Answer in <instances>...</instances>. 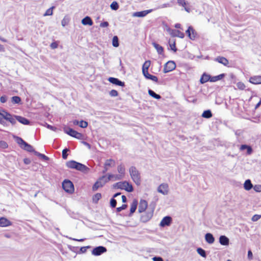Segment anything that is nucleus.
<instances>
[{
    "instance_id": "obj_1",
    "label": "nucleus",
    "mask_w": 261,
    "mask_h": 261,
    "mask_svg": "<svg viewBox=\"0 0 261 261\" xmlns=\"http://www.w3.org/2000/svg\"><path fill=\"white\" fill-rule=\"evenodd\" d=\"M66 164V166L69 168L75 169L84 173H86L89 170V168L86 166L75 161H68Z\"/></svg>"
},
{
    "instance_id": "obj_2",
    "label": "nucleus",
    "mask_w": 261,
    "mask_h": 261,
    "mask_svg": "<svg viewBox=\"0 0 261 261\" xmlns=\"http://www.w3.org/2000/svg\"><path fill=\"white\" fill-rule=\"evenodd\" d=\"M129 172L133 180L136 185L141 184V176L140 172L134 166H131L129 169Z\"/></svg>"
},
{
    "instance_id": "obj_3",
    "label": "nucleus",
    "mask_w": 261,
    "mask_h": 261,
    "mask_svg": "<svg viewBox=\"0 0 261 261\" xmlns=\"http://www.w3.org/2000/svg\"><path fill=\"white\" fill-rule=\"evenodd\" d=\"M17 143L20 145V147L28 152H34L36 151L33 146L25 142L22 138L17 137L16 138Z\"/></svg>"
},
{
    "instance_id": "obj_4",
    "label": "nucleus",
    "mask_w": 261,
    "mask_h": 261,
    "mask_svg": "<svg viewBox=\"0 0 261 261\" xmlns=\"http://www.w3.org/2000/svg\"><path fill=\"white\" fill-rule=\"evenodd\" d=\"M113 187L115 188L125 190L128 192H132L134 190L132 185L126 181L117 182L113 185Z\"/></svg>"
},
{
    "instance_id": "obj_5",
    "label": "nucleus",
    "mask_w": 261,
    "mask_h": 261,
    "mask_svg": "<svg viewBox=\"0 0 261 261\" xmlns=\"http://www.w3.org/2000/svg\"><path fill=\"white\" fill-rule=\"evenodd\" d=\"M64 132L68 134V135L75 138L77 139H83L84 138V136L82 134L80 133L76 130L73 129L71 128H64Z\"/></svg>"
},
{
    "instance_id": "obj_6",
    "label": "nucleus",
    "mask_w": 261,
    "mask_h": 261,
    "mask_svg": "<svg viewBox=\"0 0 261 261\" xmlns=\"http://www.w3.org/2000/svg\"><path fill=\"white\" fill-rule=\"evenodd\" d=\"M63 189L69 193H72L74 192V186L72 182L67 179H65L62 183Z\"/></svg>"
},
{
    "instance_id": "obj_7",
    "label": "nucleus",
    "mask_w": 261,
    "mask_h": 261,
    "mask_svg": "<svg viewBox=\"0 0 261 261\" xmlns=\"http://www.w3.org/2000/svg\"><path fill=\"white\" fill-rule=\"evenodd\" d=\"M105 175L100 177L92 187L93 191H96L99 188L103 187L106 183L108 182Z\"/></svg>"
},
{
    "instance_id": "obj_8",
    "label": "nucleus",
    "mask_w": 261,
    "mask_h": 261,
    "mask_svg": "<svg viewBox=\"0 0 261 261\" xmlns=\"http://www.w3.org/2000/svg\"><path fill=\"white\" fill-rule=\"evenodd\" d=\"M176 68V64L174 61H169L167 62L164 65L163 72L168 73L170 72Z\"/></svg>"
},
{
    "instance_id": "obj_9",
    "label": "nucleus",
    "mask_w": 261,
    "mask_h": 261,
    "mask_svg": "<svg viewBox=\"0 0 261 261\" xmlns=\"http://www.w3.org/2000/svg\"><path fill=\"white\" fill-rule=\"evenodd\" d=\"M107 251V248L105 247L99 246L95 247L92 251V254L95 256L100 255Z\"/></svg>"
},
{
    "instance_id": "obj_10",
    "label": "nucleus",
    "mask_w": 261,
    "mask_h": 261,
    "mask_svg": "<svg viewBox=\"0 0 261 261\" xmlns=\"http://www.w3.org/2000/svg\"><path fill=\"white\" fill-rule=\"evenodd\" d=\"M153 211L152 210L150 212L148 211L145 214L141 216L140 220L142 222L145 223L148 222L152 217Z\"/></svg>"
},
{
    "instance_id": "obj_11",
    "label": "nucleus",
    "mask_w": 261,
    "mask_h": 261,
    "mask_svg": "<svg viewBox=\"0 0 261 261\" xmlns=\"http://www.w3.org/2000/svg\"><path fill=\"white\" fill-rule=\"evenodd\" d=\"M147 202L145 200L141 199L139 204L138 212L140 213L144 212L147 208Z\"/></svg>"
},
{
    "instance_id": "obj_12",
    "label": "nucleus",
    "mask_w": 261,
    "mask_h": 261,
    "mask_svg": "<svg viewBox=\"0 0 261 261\" xmlns=\"http://www.w3.org/2000/svg\"><path fill=\"white\" fill-rule=\"evenodd\" d=\"M172 222V218L170 216H166L161 220L160 225L161 227L169 226Z\"/></svg>"
},
{
    "instance_id": "obj_13",
    "label": "nucleus",
    "mask_w": 261,
    "mask_h": 261,
    "mask_svg": "<svg viewBox=\"0 0 261 261\" xmlns=\"http://www.w3.org/2000/svg\"><path fill=\"white\" fill-rule=\"evenodd\" d=\"M152 11V9L144 10L142 11L136 12L133 13V16L138 17H143Z\"/></svg>"
},
{
    "instance_id": "obj_14",
    "label": "nucleus",
    "mask_w": 261,
    "mask_h": 261,
    "mask_svg": "<svg viewBox=\"0 0 261 261\" xmlns=\"http://www.w3.org/2000/svg\"><path fill=\"white\" fill-rule=\"evenodd\" d=\"M108 81L113 84L124 87L125 86L124 83L120 81L118 79L110 77L108 79Z\"/></svg>"
},
{
    "instance_id": "obj_15",
    "label": "nucleus",
    "mask_w": 261,
    "mask_h": 261,
    "mask_svg": "<svg viewBox=\"0 0 261 261\" xmlns=\"http://www.w3.org/2000/svg\"><path fill=\"white\" fill-rule=\"evenodd\" d=\"M186 33L191 40L195 39L196 36V32L191 26L188 28V30L186 31Z\"/></svg>"
},
{
    "instance_id": "obj_16",
    "label": "nucleus",
    "mask_w": 261,
    "mask_h": 261,
    "mask_svg": "<svg viewBox=\"0 0 261 261\" xmlns=\"http://www.w3.org/2000/svg\"><path fill=\"white\" fill-rule=\"evenodd\" d=\"M214 61L227 66L229 63L228 60L223 57L218 56L214 59Z\"/></svg>"
},
{
    "instance_id": "obj_17",
    "label": "nucleus",
    "mask_w": 261,
    "mask_h": 261,
    "mask_svg": "<svg viewBox=\"0 0 261 261\" xmlns=\"http://www.w3.org/2000/svg\"><path fill=\"white\" fill-rule=\"evenodd\" d=\"M158 191L164 195L168 194V185L167 184H161L158 188Z\"/></svg>"
},
{
    "instance_id": "obj_18",
    "label": "nucleus",
    "mask_w": 261,
    "mask_h": 261,
    "mask_svg": "<svg viewBox=\"0 0 261 261\" xmlns=\"http://www.w3.org/2000/svg\"><path fill=\"white\" fill-rule=\"evenodd\" d=\"M123 177L124 176H123L122 175H121L120 174L116 175L109 174L108 175L107 180H108V181L111 180H119L122 179L123 178Z\"/></svg>"
},
{
    "instance_id": "obj_19",
    "label": "nucleus",
    "mask_w": 261,
    "mask_h": 261,
    "mask_svg": "<svg viewBox=\"0 0 261 261\" xmlns=\"http://www.w3.org/2000/svg\"><path fill=\"white\" fill-rule=\"evenodd\" d=\"M12 225V222L5 217L0 218V226L7 227Z\"/></svg>"
},
{
    "instance_id": "obj_20",
    "label": "nucleus",
    "mask_w": 261,
    "mask_h": 261,
    "mask_svg": "<svg viewBox=\"0 0 261 261\" xmlns=\"http://www.w3.org/2000/svg\"><path fill=\"white\" fill-rule=\"evenodd\" d=\"M249 82L253 84H261V75L252 76L250 78Z\"/></svg>"
},
{
    "instance_id": "obj_21",
    "label": "nucleus",
    "mask_w": 261,
    "mask_h": 261,
    "mask_svg": "<svg viewBox=\"0 0 261 261\" xmlns=\"http://www.w3.org/2000/svg\"><path fill=\"white\" fill-rule=\"evenodd\" d=\"M150 61L148 60L146 61L142 66V73L143 75L148 73V70L150 65Z\"/></svg>"
},
{
    "instance_id": "obj_22",
    "label": "nucleus",
    "mask_w": 261,
    "mask_h": 261,
    "mask_svg": "<svg viewBox=\"0 0 261 261\" xmlns=\"http://www.w3.org/2000/svg\"><path fill=\"white\" fill-rule=\"evenodd\" d=\"M211 82V75L206 73H203L200 79V82L201 84H204L206 82Z\"/></svg>"
},
{
    "instance_id": "obj_23",
    "label": "nucleus",
    "mask_w": 261,
    "mask_h": 261,
    "mask_svg": "<svg viewBox=\"0 0 261 261\" xmlns=\"http://www.w3.org/2000/svg\"><path fill=\"white\" fill-rule=\"evenodd\" d=\"M219 243L224 246H227L229 245V240L225 236H221L219 238Z\"/></svg>"
},
{
    "instance_id": "obj_24",
    "label": "nucleus",
    "mask_w": 261,
    "mask_h": 261,
    "mask_svg": "<svg viewBox=\"0 0 261 261\" xmlns=\"http://www.w3.org/2000/svg\"><path fill=\"white\" fill-rule=\"evenodd\" d=\"M15 117L18 121L23 124L28 125L30 123V121L28 119L20 116H15Z\"/></svg>"
},
{
    "instance_id": "obj_25",
    "label": "nucleus",
    "mask_w": 261,
    "mask_h": 261,
    "mask_svg": "<svg viewBox=\"0 0 261 261\" xmlns=\"http://www.w3.org/2000/svg\"><path fill=\"white\" fill-rule=\"evenodd\" d=\"M205 240L207 243L210 244H213L215 241V238L213 235L211 233H207L205 234Z\"/></svg>"
},
{
    "instance_id": "obj_26",
    "label": "nucleus",
    "mask_w": 261,
    "mask_h": 261,
    "mask_svg": "<svg viewBox=\"0 0 261 261\" xmlns=\"http://www.w3.org/2000/svg\"><path fill=\"white\" fill-rule=\"evenodd\" d=\"M82 23L83 25H92L93 24V21L92 19L89 16H86L82 20Z\"/></svg>"
},
{
    "instance_id": "obj_27",
    "label": "nucleus",
    "mask_w": 261,
    "mask_h": 261,
    "mask_svg": "<svg viewBox=\"0 0 261 261\" xmlns=\"http://www.w3.org/2000/svg\"><path fill=\"white\" fill-rule=\"evenodd\" d=\"M152 45L156 49L158 53L160 55H162L164 51L163 47L155 42L152 43Z\"/></svg>"
},
{
    "instance_id": "obj_28",
    "label": "nucleus",
    "mask_w": 261,
    "mask_h": 261,
    "mask_svg": "<svg viewBox=\"0 0 261 261\" xmlns=\"http://www.w3.org/2000/svg\"><path fill=\"white\" fill-rule=\"evenodd\" d=\"M244 188L247 191H249L253 188V185L250 179H247L245 180L244 184Z\"/></svg>"
},
{
    "instance_id": "obj_29",
    "label": "nucleus",
    "mask_w": 261,
    "mask_h": 261,
    "mask_svg": "<svg viewBox=\"0 0 261 261\" xmlns=\"http://www.w3.org/2000/svg\"><path fill=\"white\" fill-rule=\"evenodd\" d=\"M138 205V201L136 199H134L130 205V214H133L136 210Z\"/></svg>"
},
{
    "instance_id": "obj_30",
    "label": "nucleus",
    "mask_w": 261,
    "mask_h": 261,
    "mask_svg": "<svg viewBox=\"0 0 261 261\" xmlns=\"http://www.w3.org/2000/svg\"><path fill=\"white\" fill-rule=\"evenodd\" d=\"M201 116L203 118L209 119L213 116V114L210 110H205V111H203V113L202 114Z\"/></svg>"
},
{
    "instance_id": "obj_31",
    "label": "nucleus",
    "mask_w": 261,
    "mask_h": 261,
    "mask_svg": "<svg viewBox=\"0 0 261 261\" xmlns=\"http://www.w3.org/2000/svg\"><path fill=\"white\" fill-rule=\"evenodd\" d=\"M171 34L173 36H177L181 38H183L185 36L184 34L178 30H172Z\"/></svg>"
},
{
    "instance_id": "obj_32",
    "label": "nucleus",
    "mask_w": 261,
    "mask_h": 261,
    "mask_svg": "<svg viewBox=\"0 0 261 261\" xmlns=\"http://www.w3.org/2000/svg\"><path fill=\"white\" fill-rule=\"evenodd\" d=\"M225 76V74L222 73L220 74L217 76H211V82H215L219 80H221L223 77Z\"/></svg>"
},
{
    "instance_id": "obj_33",
    "label": "nucleus",
    "mask_w": 261,
    "mask_h": 261,
    "mask_svg": "<svg viewBox=\"0 0 261 261\" xmlns=\"http://www.w3.org/2000/svg\"><path fill=\"white\" fill-rule=\"evenodd\" d=\"M144 76H145V77L146 79L150 80L155 83L158 82V78L156 76L152 75L149 74V73H147Z\"/></svg>"
},
{
    "instance_id": "obj_34",
    "label": "nucleus",
    "mask_w": 261,
    "mask_h": 261,
    "mask_svg": "<svg viewBox=\"0 0 261 261\" xmlns=\"http://www.w3.org/2000/svg\"><path fill=\"white\" fill-rule=\"evenodd\" d=\"M117 171L120 174L122 175L123 176H124L125 169L124 166L122 164H120L118 166Z\"/></svg>"
},
{
    "instance_id": "obj_35",
    "label": "nucleus",
    "mask_w": 261,
    "mask_h": 261,
    "mask_svg": "<svg viewBox=\"0 0 261 261\" xmlns=\"http://www.w3.org/2000/svg\"><path fill=\"white\" fill-rule=\"evenodd\" d=\"M149 95L156 99H160L161 98V96L156 93H155L153 90L151 89L148 90Z\"/></svg>"
},
{
    "instance_id": "obj_36",
    "label": "nucleus",
    "mask_w": 261,
    "mask_h": 261,
    "mask_svg": "<svg viewBox=\"0 0 261 261\" xmlns=\"http://www.w3.org/2000/svg\"><path fill=\"white\" fill-rule=\"evenodd\" d=\"M240 150H244L246 149H247V153L250 154L252 153V148L250 146H248L247 145H242L240 147Z\"/></svg>"
},
{
    "instance_id": "obj_37",
    "label": "nucleus",
    "mask_w": 261,
    "mask_h": 261,
    "mask_svg": "<svg viewBox=\"0 0 261 261\" xmlns=\"http://www.w3.org/2000/svg\"><path fill=\"white\" fill-rule=\"evenodd\" d=\"M115 165V162L113 159H108L107 160L105 163V166L106 167H114Z\"/></svg>"
},
{
    "instance_id": "obj_38",
    "label": "nucleus",
    "mask_w": 261,
    "mask_h": 261,
    "mask_svg": "<svg viewBox=\"0 0 261 261\" xmlns=\"http://www.w3.org/2000/svg\"><path fill=\"white\" fill-rule=\"evenodd\" d=\"M21 98L18 96H14L11 98V102L13 104H19L21 102Z\"/></svg>"
},
{
    "instance_id": "obj_39",
    "label": "nucleus",
    "mask_w": 261,
    "mask_h": 261,
    "mask_svg": "<svg viewBox=\"0 0 261 261\" xmlns=\"http://www.w3.org/2000/svg\"><path fill=\"white\" fill-rule=\"evenodd\" d=\"M112 44L114 47H117L119 46V39L117 36H115L113 38Z\"/></svg>"
},
{
    "instance_id": "obj_40",
    "label": "nucleus",
    "mask_w": 261,
    "mask_h": 261,
    "mask_svg": "<svg viewBox=\"0 0 261 261\" xmlns=\"http://www.w3.org/2000/svg\"><path fill=\"white\" fill-rule=\"evenodd\" d=\"M35 154L39 158H41L42 159L44 160V161H48L49 158L46 156L45 155L42 154L41 153H39L38 151L35 152Z\"/></svg>"
},
{
    "instance_id": "obj_41",
    "label": "nucleus",
    "mask_w": 261,
    "mask_h": 261,
    "mask_svg": "<svg viewBox=\"0 0 261 261\" xmlns=\"http://www.w3.org/2000/svg\"><path fill=\"white\" fill-rule=\"evenodd\" d=\"M197 253L203 257H206V254L205 251L201 248H198L197 249Z\"/></svg>"
},
{
    "instance_id": "obj_42",
    "label": "nucleus",
    "mask_w": 261,
    "mask_h": 261,
    "mask_svg": "<svg viewBox=\"0 0 261 261\" xmlns=\"http://www.w3.org/2000/svg\"><path fill=\"white\" fill-rule=\"evenodd\" d=\"M2 113L4 120L5 119L7 120L9 118L12 116L10 113H8L5 110H3Z\"/></svg>"
},
{
    "instance_id": "obj_43",
    "label": "nucleus",
    "mask_w": 261,
    "mask_h": 261,
    "mask_svg": "<svg viewBox=\"0 0 261 261\" xmlns=\"http://www.w3.org/2000/svg\"><path fill=\"white\" fill-rule=\"evenodd\" d=\"M101 197V195L100 193H96L93 197V202L95 203H97Z\"/></svg>"
},
{
    "instance_id": "obj_44",
    "label": "nucleus",
    "mask_w": 261,
    "mask_h": 261,
    "mask_svg": "<svg viewBox=\"0 0 261 261\" xmlns=\"http://www.w3.org/2000/svg\"><path fill=\"white\" fill-rule=\"evenodd\" d=\"M55 8L54 6H53L50 7V8L48 9L45 13L43 14L44 16H50L53 15V10Z\"/></svg>"
},
{
    "instance_id": "obj_45",
    "label": "nucleus",
    "mask_w": 261,
    "mask_h": 261,
    "mask_svg": "<svg viewBox=\"0 0 261 261\" xmlns=\"http://www.w3.org/2000/svg\"><path fill=\"white\" fill-rule=\"evenodd\" d=\"M110 7L113 10H117L119 8V5L116 2H113L111 4Z\"/></svg>"
},
{
    "instance_id": "obj_46",
    "label": "nucleus",
    "mask_w": 261,
    "mask_h": 261,
    "mask_svg": "<svg viewBox=\"0 0 261 261\" xmlns=\"http://www.w3.org/2000/svg\"><path fill=\"white\" fill-rule=\"evenodd\" d=\"M15 115H12L10 118H9L7 121H9L12 125H14L16 123V119L15 117Z\"/></svg>"
},
{
    "instance_id": "obj_47",
    "label": "nucleus",
    "mask_w": 261,
    "mask_h": 261,
    "mask_svg": "<svg viewBox=\"0 0 261 261\" xmlns=\"http://www.w3.org/2000/svg\"><path fill=\"white\" fill-rule=\"evenodd\" d=\"M236 86H237L238 89L241 90L245 89V88L246 87L244 84L242 82H238Z\"/></svg>"
},
{
    "instance_id": "obj_48",
    "label": "nucleus",
    "mask_w": 261,
    "mask_h": 261,
    "mask_svg": "<svg viewBox=\"0 0 261 261\" xmlns=\"http://www.w3.org/2000/svg\"><path fill=\"white\" fill-rule=\"evenodd\" d=\"M79 126L82 128H86L88 126V122L84 120H81L80 121Z\"/></svg>"
},
{
    "instance_id": "obj_49",
    "label": "nucleus",
    "mask_w": 261,
    "mask_h": 261,
    "mask_svg": "<svg viewBox=\"0 0 261 261\" xmlns=\"http://www.w3.org/2000/svg\"><path fill=\"white\" fill-rule=\"evenodd\" d=\"M69 151L68 148H65L62 151V158L63 159H66L67 158V152Z\"/></svg>"
},
{
    "instance_id": "obj_50",
    "label": "nucleus",
    "mask_w": 261,
    "mask_h": 261,
    "mask_svg": "<svg viewBox=\"0 0 261 261\" xmlns=\"http://www.w3.org/2000/svg\"><path fill=\"white\" fill-rule=\"evenodd\" d=\"M117 204V201L114 199V198H113L110 200V205L113 208H114L116 207Z\"/></svg>"
},
{
    "instance_id": "obj_51",
    "label": "nucleus",
    "mask_w": 261,
    "mask_h": 261,
    "mask_svg": "<svg viewBox=\"0 0 261 261\" xmlns=\"http://www.w3.org/2000/svg\"><path fill=\"white\" fill-rule=\"evenodd\" d=\"M8 147L7 143L4 141H0V148L5 149Z\"/></svg>"
},
{
    "instance_id": "obj_52",
    "label": "nucleus",
    "mask_w": 261,
    "mask_h": 261,
    "mask_svg": "<svg viewBox=\"0 0 261 261\" xmlns=\"http://www.w3.org/2000/svg\"><path fill=\"white\" fill-rule=\"evenodd\" d=\"M177 4L181 6L184 7L187 5V2L185 0H176Z\"/></svg>"
},
{
    "instance_id": "obj_53",
    "label": "nucleus",
    "mask_w": 261,
    "mask_h": 261,
    "mask_svg": "<svg viewBox=\"0 0 261 261\" xmlns=\"http://www.w3.org/2000/svg\"><path fill=\"white\" fill-rule=\"evenodd\" d=\"M261 218V215H254L251 218V220L253 222L257 221Z\"/></svg>"
},
{
    "instance_id": "obj_54",
    "label": "nucleus",
    "mask_w": 261,
    "mask_h": 261,
    "mask_svg": "<svg viewBox=\"0 0 261 261\" xmlns=\"http://www.w3.org/2000/svg\"><path fill=\"white\" fill-rule=\"evenodd\" d=\"M109 94H110V96L112 97H116L118 95V93L115 90H112L111 91H110Z\"/></svg>"
},
{
    "instance_id": "obj_55",
    "label": "nucleus",
    "mask_w": 261,
    "mask_h": 261,
    "mask_svg": "<svg viewBox=\"0 0 261 261\" xmlns=\"http://www.w3.org/2000/svg\"><path fill=\"white\" fill-rule=\"evenodd\" d=\"M253 189L255 191L257 192H261V185H255L253 187Z\"/></svg>"
},
{
    "instance_id": "obj_56",
    "label": "nucleus",
    "mask_w": 261,
    "mask_h": 261,
    "mask_svg": "<svg viewBox=\"0 0 261 261\" xmlns=\"http://www.w3.org/2000/svg\"><path fill=\"white\" fill-rule=\"evenodd\" d=\"M127 207L126 204H123L121 206L116 208L117 212H120L121 211L125 210Z\"/></svg>"
},
{
    "instance_id": "obj_57",
    "label": "nucleus",
    "mask_w": 261,
    "mask_h": 261,
    "mask_svg": "<svg viewBox=\"0 0 261 261\" xmlns=\"http://www.w3.org/2000/svg\"><path fill=\"white\" fill-rule=\"evenodd\" d=\"M0 123L3 124V125H7L6 121L3 119L2 113L0 112Z\"/></svg>"
},
{
    "instance_id": "obj_58",
    "label": "nucleus",
    "mask_w": 261,
    "mask_h": 261,
    "mask_svg": "<svg viewBox=\"0 0 261 261\" xmlns=\"http://www.w3.org/2000/svg\"><path fill=\"white\" fill-rule=\"evenodd\" d=\"M8 99V97L6 95H3L0 98V101L2 103H5Z\"/></svg>"
},
{
    "instance_id": "obj_59",
    "label": "nucleus",
    "mask_w": 261,
    "mask_h": 261,
    "mask_svg": "<svg viewBox=\"0 0 261 261\" xmlns=\"http://www.w3.org/2000/svg\"><path fill=\"white\" fill-rule=\"evenodd\" d=\"M170 46L171 49L173 50L174 52L177 51V48L175 46V41H174L172 44H170Z\"/></svg>"
},
{
    "instance_id": "obj_60",
    "label": "nucleus",
    "mask_w": 261,
    "mask_h": 261,
    "mask_svg": "<svg viewBox=\"0 0 261 261\" xmlns=\"http://www.w3.org/2000/svg\"><path fill=\"white\" fill-rule=\"evenodd\" d=\"M109 26V23L107 21H104L100 24V27L101 28H106Z\"/></svg>"
},
{
    "instance_id": "obj_61",
    "label": "nucleus",
    "mask_w": 261,
    "mask_h": 261,
    "mask_svg": "<svg viewBox=\"0 0 261 261\" xmlns=\"http://www.w3.org/2000/svg\"><path fill=\"white\" fill-rule=\"evenodd\" d=\"M153 261H163V259L162 257L159 256L153 257L152 258Z\"/></svg>"
},
{
    "instance_id": "obj_62",
    "label": "nucleus",
    "mask_w": 261,
    "mask_h": 261,
    "mask_svg": "<svg viewBox=\"0 0 261 261\" xmlns=\"http://www.w3.org/2000/svg\"><path fill=\"white\" fill-rule=\"evenodd\" d=\"M50 46L52 49H55L57 48L58 44L56 42H53L51 43Z\"/></svg>"
},
{
    "instance_id": "obj_63",
    "label": "nucleus",
    "mask_w": 261,
    "mask_h": 261,
    "mask_svg": "<svg viewBox=\"0 0 261 261\" xmlns=\"http://www.w3.org/2000/svg\"><path fill=\"white\" fill-rule=\"evenodd\" d=\"M46 127L48 128H49V129H51L52 130H54V131H56V129H57V128L56 127L51 126V125H50L49 124H47Z\"/></svg>"
},
{
    "instance_id": "obj_64",
    "label": "nucleus",
    "mask_w": 261,
    "mask_h": 261,
    "mask_svg": "<svg viewBox=\"0 0 261 261\" xmlns=\"http://www.w3.org/2000/svg\"><path fill=\"white\" fill-rule=\"evenodd\" d=\"M23 162L26 165H29L31 163V160L29 159L25 158L23 159Z\"/></svg>"
}]
</instances>
